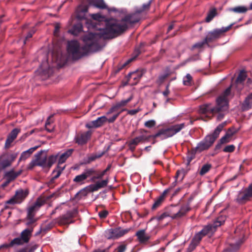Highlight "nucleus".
<instances>
[{
	"label": "nucleus",
	"instance_id": "1",
	"mask_svg": "<svg viewBox=\"0 0 252 252\" xmlns=\"http://www.w3.org/2000/svg\"><path fill=\"white\" fill-rule=\"evenodd\" d=\"M105 29H99L98 33H89L85 35L83 38L85 43L81 47L80 43L75 40L67 42L66 50L68 55L73 60H78L82 57L94 52L98 51L104 46L103 39H112V38H104L103 32Z\"/></svg>",
	"mask_w": 252,
	"mask_h": 252
},
{
	"label": "nucleus",
	"instance_id": "2",
	"mask_svg": "<svg viewBox=\"0 0 252 252\" xmlns=\"http://www.w3.org/2000/svg\"><path fill=\"white\" fill-rule=\"evenodd\" d=\"M151 0L144 3L132 13L125 15L120 20L112 19L106 25L103 31V36L104 38H114L126 32L128 28L138 22L140 20V14L150 8Z\"/></svg>",
	"mask_w": 252,
	"mask_h": 252
},
{
	"label": "nucleus",
	"instance_id": "3",
	"mask_svg": "<svg viewBox=\"0 0 252 252\" xmlns=\"http://www.w3.org/2000/svg\"><path fill=\"white\" fill-rule=\"evenodd\" d=\"M225 124L226 122H223L219 125L213 133L207 135L203 140L197 145L195 148L196 151L201 152L203 151L208 149L218 137Z\"/></svg>",
	"mask_w": 252,
	"mask_h": 252
},
{
	"label": "nucleus",
	"instance_id": "4",
	"mask_svg": "<svg viewBox=\"0 0 252 252\" xmlns=\"http://www.w3.org/2000/svg\"><path fill=\"white\" fill-rule=\"evenodd\" d=\"M185 126V123H181L172 125L166 128H161L159 129L155 134L151 135V137L153 139L159 137L160 140H163L172 137L180 132Z\"/></svg>",
	"mask_w": 252,
	"mask_h": 252
},
{
	"label": "nucleus",
	"instance_id": "5",
	"mask_svg": "<svg viewBox=\"0 0 252 252\" xmlns=\"http://www.w3.org/2000/svg\"><path fill=\"white\" fill-rule=\"evenodd\" d=\"M225 220V216L220 215L214 220L213 224H209L205 226L200 231L196 233L195 235V239L200 241L203 236L214 233L217 228L223 224Z\"/></svg>",
	"mask_w": 252,
	"mask_h": 252
},
{
	"label": "nucleus",
	"instance_id": "6",
	"mask_svg": "<svg viewBox=\"0 0 252 252\" xmlns=\"http://www.w3.org/2000/svg\"><path fill=\"white\" fill-rule=\"evenodd\" d=\"M190 208L188 205L180 207L177 205H171L166 209L169 217L172 219H178L184 216L189 211Z\"/></svg>",
	"mask_w": 252,
	"mask_h": 252
},
{
	"label": "nucleus",
	"instance_id": "7",
	"mask_svg": "<svg viewBox=\"0 0 252 252\" xmlns=\"http://www.w3.org/2000/svg\"><path fill=\"white\" fill-rule=\"evenodd\" d=\"M223 104L221 106L218 105L216 103V106H213L211 103H206L201 105L199 107V113L201 114L205 115L206 117L210 118L209 115H212V116L220 111H222L226 110V105L225 101L223 102Z\"/></svg>",
	"mask_w": 252,
	"mask_h": 252
},
{
	"label": "nucleus",
	"instance_id": "8",
	"mask_svg": "<svg viewBox=\"0 0 252 252\" xmlns=\"http://www.w3.org/2000/svg\"><path fill=\"white\" fill-rule=\"evenodd\" d=\"M120 114L121 112H118L117 114L114 115L112 117L108 119L107 118L106 116H102L101 117H98L96 120L87 124L86 126L89 128H96L101 126L107 121L109 123H112L115 121Z\"/></svg>",
	"mask_w": 252,
	"mask_h": 252
},
{
	"label": "nucleus",
	"instance_id": "9",
	"mask_svg": "<svg viewBox=\"0 0 252 252\" xmlns=\"http://www.w3.org/2000/svg\"><path fill=\"white\" fill-rule=\"evenodd\" d=\"M32 227L24 229L21 233L20 237L15 238L13 239V242H16V246L28 243L32 236Z\"/></svg>",
	"mask_w": 252,
	"mask_h": 252
},
{
	"label": "nucleus",
	"instance_id": "10",
	"mask_svg": "<svg viewBox=\"0 0 252 252\" xmlns=\"http://www.w3.org/2000/svg\"><path fill=\"white\" fill-rule=\"evenodd\" d=\"M28 194L29 191L28 190H23V189H20L17 190L14 196L7 200L5 204L14 205L15 204H20L26 198Z\"/></svg>",
	"mask_w": 252,
	"mask_h": 252
},
{
	"label": "nucleus",
	"instance_id": "11",
	"mask_svg": "<svg viewBox=\"0 0 252 252\" xmlns=\"http://www.w3.org/2000/svg\"><path fill=\"white\" fill-rule=\"evenodd\" d=\"M232 25L227 27H222L220 29H216L213 31L208 32L206 36V40L208 42H210L214 40L219 38L224 32L228 31L231 27Z\"/></svg>",
	"mask_w": 252,
	"mask_h": 252
},
{
	"label": "nucleus",
	"instance_id": "12",
	"mask_svg": "<svg viewBox=\"0 0 252 252\" xmlns=\"http://www.w3.org/2000/svg\"><path fill=\"white\" fill-rule=\"evenodd\" d=\"M96 174V171L94 168H86L82 174L76 176L73 181L76 183L82 185L84 183V181L86 179L91 177L92 175Z\"/></svg>",
	"mask_w": 252,
	"mask_h": 252
},
{
	"label": "nucleus",
	"instance_id": "13",
	"mask_svg": "<svg viewBox=\"0 0 252 252\" xmlns=\"http://www.w3.org/2000/svg\"><path fill=\"white\" fill-rule=\"evenodd\" d=\"M128 231V229H122L121 228H111L105 232V236L108 239H116L123 236Z\"/></svg>",
	"mask_w": 252,
	"mask_h": 252
},
{
	"label": "nucleus",
	"instance_id": "14",
	"mask_svg": "<svg viewBox=\"0 0 252 252\" xmlns=\"http://www.w3.org/2000/svg\"><path fill=\"white\" fill-rule=\"evenodd\" d=\"M252 197V183L244 191L239 192L236 198V201L240 204H243L249 200Z\"/></svg>",
	"mask_w": 252,
	"mask_h": 252
},
{
	"label": "nucleus",
	"instance_id": "15",
	"mask_svg": "<svg viewBox=\"0 0 252 252\" xmlns=\"http://www.w3.org/2000/svg\"><path fill=\"white\" fill-rule=\"evenodd\" d=\"M152 138L151 135L149 136H146L145 135H140L138 136H137L129 141L128 142V146L129 149L134 151L136 146L138 145L139 143H145V142L149 141L150 139Z\"/></svg>",
	"mask_w": 252,
	"mask_h": 252
},
{
	"label": "nucleus",
	"instance_id": "16",
	"mask_svg": "<svg viewBox=\"0 0 252 252\" xmlns=\"http://www.w3.org/2000/svg\"><path fill=\"white\" fill-rule=\"evenodd\" d=\"M42 153L43 152L41 151L35 154V159L31 163L32 166L36 165L42 167H48L47 156L46 155H42Z\"/></svg>",
	"mask_w": 252,
	"mask_h": 252
},
{
	"label": "nucleus",
	"instance_id": "17",
	"mask_svg": "<svg viewBox=\"0 0 252 252\" xmlns=\"http://www.w3.org/2000/svg\"><path fill=\"white\" fill-rule=\"evenodd\" d=\"M92 132L88 131L85 132L78 133L74 137V141L79 145H83L87 143L90 138Z\"/></svg>",
	"mask_w": 252,
	"mask_h": 252
},
{
	"label": "nucleus",
	"instance_id": "18",
	"mask_svg": "<svg viewBox=\"0 0 252 252\" xmlns=\"http://www.w3.org/2000/svg\"><path fill=\"white\" fill-rule=\"evenodd\" d=\"M238 131V129L232 126L228 129L225 134L222 136L220 140V144H225L229 142L232 139V137Z\"/></svg>",
	"mask_w": 252,
	"mask_h": 252
},
{
	"label": "nucleus",
	"instance_id": "19",
	"mask_svg": "<svg viewBox=\"0 0 252 252\" xmlns=\"http://www.w3.org/2000/svg\"><path fill=\"white\" fill-rule=\"evenodd\" d=\"M231 92V87L227 88L225 91L219 96L216 99V103L218 105L221 106L223 104V102H226V110H227L228 108V101L227 99V96L230 94Z\"/></svg>",
	"mask_w": 252,
	"mask_h": 252
},
{
	"label": "nucleus",
	"instance_id": "20",
	"mask_svg": "<svg viewBox=\"0 0 252 252\" xmlns=\"http://www.w3.org/2000/svg\"><path fill=\"white\" fill-rule=\"evenodd\" d=\"M17 157V154H13L7 155L6 157L1 160L2 157L0 158V165L3 169L11 166L12 162L15 160Z\"/></svg>",
	"mask_w": 252,
	"mask_h": 252
},
{
	"label": "nucleus",
	"instance_id": "21",
	"mask_svg": "<svg viewBox=\"0 0 252 252\" xmlns=\"http://www.w3.org/2000/svg\"><path fill=\"white\" fill-rule=\"evenodd\" d=\"M72 217V212L68 211L58 218V222L60 224H67L71 223Z\"/></svg>",
	"mask_w": 252,
	"mask_h": 252
},
{
	"label": "nucleus",
	"instance_id": "22",
	"mask_svg": "<svg viewBox=\"0 0 252 252\" xmlns=\"http://www.w3.org/2000/svg\"><path fill=\"white\" fill-rule=\"evenodd\" d=\"M247 77L246 72L242 70L241 71L235 82L236 87L238 91H240L243 87V83Z\"/></svg>",
	"mask_w": 252,
	"mask_h": 252
},
{
	"label": "nucleus",
	"instance_id": "23",
	"mask_svg": "<svg viewBox=\"0 0 252 252\" xmlns=\"http://www.w3.org/2000/svg\"><path fill=\"white\" fill-rule=\"evenodd\" d=\"M20 132V129L17 128H14L9 134L5 143V146L8 148L11 143L16 139L18 133Z\"/></svg>",
	"mask_w": 252,
	"mask_h": 252
},
{
	"label": "nucleus",
	"instance_id": "24",
	"mask_svg": "<svg viewBox=\"0 0 252 252\" xmlns=\"http://www.w3.org/2000/svg\"><path fill=\"white\" fill-rule=\"evenodd\" d=\"M138 241L140 243H145L150 239V236L146 233L145 229H141L137 231L135 234Z\"/></svg>",
	"mask_w": 252,
	"mask_h": 252
},
{
	"label": "nucleus",
	"instance_id": "25",
	"mask_svg": "<svg viewBox=\"0 0 252 252\" xmlns=\"http://www.w3.org/2000/svg\"><path fill=\"white\" fill-rule=\"evenodd\" d=\"M22 173V170L15 172L13 169L6 171L4 174V178L8 180L9 182H12L17 178Z\"/></svg>",
	"mask_w": 252,
	"mask_h": 252
},
{
	"label": "nucleus",
	"instance_id": "26",
	"mask_svg": "<svg viewBox=\"0 0 252 252\" xmlns=\"http://www.w3.org/2000/svg\"><path fill=\"white\" fill-rule=\"evenodd\" d=\"M185 176V172L184 169L178 170L175 177V181L172 183L171 186L169 187L170 188V189L176 186L177 182H181L184 179Z\"/></svg>",
	"mask_w": 252,
	"mask_h": 252
},
{
	"label": "nucleus",
	"instance_id": "27",
	"mask_svg": "<svg viewBox=\"0 0 252 252\" xmlns=\"http://www.w3.org/2000/svg\"><path fill=\"white\" fill-rule=\"evenodd\" d=\"M142 76V73L141 71H136L134 72H130L128 74V80L130 81L131 80L134 81L132 84H136L140 79Z\"/></svg>",
	"mask_w": 252,
	"mask_h": 252
},
{
	"label": "nucleus",
	"instance_id": "28",
	"mask_svg": "<svg viewBox=\"0 0 252 252\" xmlns=\"http://www.w3.org/2000/svg\"><path fill=\"white\" fill-rule=\"evenodd\" d=\"M99 189L98 187L95 183V184H91L89 186H87L83 189H82L80 192L83 194V195H87L89 192H94L95 191H97Z\"/></svg>",
	"mask_w": 252,
	"mask_h": 252
},
{
	"label": "nucleus",
	"instance_id": "29",
	"mask_svg": "<svg viewBox=\"0 0 252 252\" xmlns=\"http://www.w3.org/2000/svg\"><path fill=\"white\" fill-rule=\"evenodd\" d=\"M89 7H97L100 9H106L107 7L103 0H92L89 4Z\"/></svg>",
	"mask_w": 252,
	"mask_h": 252
},
{
	"label": "nucleus",
	"instance_id": "30",
	"mask_svg": "<svg viewBox=\"0 0 252 252\" xmlns=\"http://www.w3.org/2000/svg\"><path fill=\"white\" fill-rule=\"evenodd\" d=\"M35 215L27 213L26 220V225L33 227L34 224L36 222L38 219L35 217Z\"/></svg>",
	"mask_w": 252,
	"mask_h": 252
},
{
	"label": "nucleus",
	"instance_id": "31",
	"mask_svg": "<svg viewBox=\"0 0 252 252\" xmlns=\"http://www.w3.org/2000/svg\"><path fill=\"white\" fill-rule=\"evenodd\" d=\"M41 206V204L38 201H36L32 205H31L27 209V213L35 215L38 211L40 207Z\"/></svg>",
	"mask_w": 252,
	"mask_h": 252
},
{
	"label": "nucleus",
	"instance_id": "32",
	"mask_svg": "<svg viewBox=\"0 0 252 252\" xmlns=\"http://www.w3.org/2000/svg\"><path fill=\"white\" fill-rule=\"evenodd\" d=\"M252 104V94L248 95L244 101L242 108L243 111H247L251 108Z\"/></svg>",
	"mask_w": 252,
	"mask_h": 252
},
{
	"label": "nucleus",
	"instance_id": "33",
	"mask_svg": "<svg viewBox=\"0 0 252 252\" xmlns=\"http://www.w3.org/2000/svg\"><path fill=\"white\" fill-rule=\"evenodd\" d=\"M83 30V25L81 23H78L72 27L68 32L74 35H77Z\"/></svg>",
	"mask_w": 252,
	"mask_h": 252
},
{
	"label": "nucleus",
	"instance_id": "34",
	"mask_svg": "<svg viewBox=\"0 0 252 252\" xmlns=\"http://www.w3.org/2000/svg\"><path fill=\"white\" fill-rule=\"evenodd\" d=\"M73 151V150L72 149H69L63 153L60 157V158L58 160V165L63 164L64 163L66 159L70 157Z\"/></svg>",
	"mask_w": 252,
	"mask_h": 252
},
{
	"label": "nucleus",
	"instance_id": "35",
	"mask_svg": "<svg viewBox=\"0 0 252 252\" xmlns=\"http://www.w3.org/2000/svg\"><path fill=\"white\" fill-rule=\"evenodd\" d=\"M249 10V8L245 6H238L229 9L230 11H232L237 13H245Z\"/></svg>",
	"mask_w": 252,
	"mask_h": 252
},
{
	"label": "nucleus",
	"instance_id": "36",
	"mask_svg": "<svg viewBox=\"0 0 252 252\" xmlns=\"http://www.w3.org/2000/svg\"><path fill=\"white\" fill-rule=\"evenodd\" d=\"M133 99V95H131L128 98H127L125 100H122L121 101L117 102L115 105L117 109H118L119 108L124 107L127 105V104L130 102L132 99Z\"/></svg>",
	"mask_w": 252,
	"mask_h": 252
},
{
	"label": "nucleus",
	"instance_id": "37",
	"mask_svg": "<svg viewBox=\"0 0 252 252\" xmlns=\"http://www.w3.org/2000/svg\"><path fill=\"white\" fill-rule=\"evenodd\" d=\"M52 117V115H50L48 117L45 125V129L49 132H52L54 129V126L52 125V123H53V121L51 120Z\"/></svg>",
	"mask_w": 252,
	"mask_h": 252
},
{
	"label": "nucleus",
	"instance_id": "38",
	"mask_svg": "<svg viewBox=\"0 0 252 252\" xmlns=\"http://www.w3.org/2000/svg\"><path fill=\"white\" fill-rule=\"evenodd\" d=\"M49 70V68L48 70H42L41 69V67H40L39 69H38L36 72L35 73L36 75L38 74L41 76V79H46L47 78L49 77V74L47 72H48Z\"/></svg>",
	"mask_w": 252,
	"mask_h": 252
},
{
	"label": "nucleus",
	"instance_id": "39",
	"mask_svg": "<svg viewBox=\"0 0 252 252\" xmlns=\"http://www.w3.org/2000/svg\"><path fill=\"white\" fill-rule=\"evenodd\" d=\"M212 167V165L209 163L204 164L199 171V175L203 176L208 173Z\"/></svg>",
	"mask_w": 252,
	"mask_h": 252
},
{
	"label": "nucleus",
	"instance_id": "40",
	"mask_svg": "<svg viewBox=\"0 0 252 252\" xmlns=\"http://www.w3.org/2000/svg\"><path fill=\"white\" fill-rule=\"evenodd\" d=\"M64 168L65 166L60 167L58 165L57 168L56 169H55L53 172V179H57L60 176L62 171L64 170Z\"/></svg>",
	"mask_w": 252,
	"mask_h": 252
},
{
	"label": "nucleus",
	"instance_id": "41",
	"mask_svg": "<svg viewBox=\"0 0 252 252\" xmlns=\"http://www.w3.org/2000/svg\"><path fill=\"white\" fill-rule=\"evenodd\" d=\"M91 7H89V5L87 7H84L80 9V11L77 14V17L78 19H83L85 18V14L87 13L89 10V9L91 8Z\"/></svg>",
	"mask_w": 252,
	"mask_h": 252
},
{
	"label": "nucleus",
	"instance_id": "42",
	"mask_svg": "<svg viewBox=\"0 0 252 252\" xmlns=\"http://www.w3.org/2000/svg\"><path fill=\"white\" fill-rule=\"evenodd\" d=\"M216 14V9L215 8L211 9L208 13L205 21L207 23L210 22L215 17Z\"/></svg>",
	"mask_w": 252,
	"mask_h": 252
},
{
	"label": "nucleus",
	"instance_id": "43",
	"mask_svg": "<svg viewBox=\"0 0 252 252\" xmlns=\"http://www.w3.org/2000/svg\"><path fill=\"white\" fill-rule=\"evenodd\" d=\"M200 241H198L195 239V236L194 235L193 238L192 239L190 244H189L188 251L189 252H191L196 247V246L198 244Z\"/></svg>",
	"mask_w": 252,
	"mask_h": 252
},
{
	"label": "nucleus",
	"instance_id": "44",
	"mask_svg": "<svg viewBox=\"0 0 252 252\" xmlns=\"http://www.w3.org/2000/svg\"><path fill=\"white\" fill-rule=\"evenodd\" d=\"M58 155H51L47 158L48 167H51L57 159Z\"/></svg>",
	"mask_w": 252,
	"mask_h": 252
},
{
	"label": "nucleus",
	"instance_id": "45",
	"mask_svg": "<svg viewBox=\"0 0 252 252\" xmlns=\"http://www.w3.org/2000/svg\"><path fill=\"white\" fill-rule=\"evenodd\" d=\"M207 42H208V41L206 40L205 37L203 41L198 42L193 45L190 49L192 51L195 48L201 49L203 46V45Z\"/></svg>",
	"mask_w": 252,
	"mask_h": 252
},
{
	"label": "nucleus",
	"instance_id": "46",
	"mask_svg": "<svg viewBox=\"0 0 252 252\" xmlns=\"http://www.w3.org/2000/svg\"><path fill=\"white\" fill-rule=\"evenodd\" d=\"M164 199L162 198V197L158 196L155 201L153 204L152 209V210H155L157 208L159 207L163 202Z\"/></svg>",
	"mask_w": 252,
	"mask_h": 252
},
{
	"label": "nucleus",
	"instance_id": "47",
	"mask_svg": "<svg viewBox=\"0 0 252 252\" xmlns=\"http://www.w3.org/2000/svg\"><path fill=\"white\" fill-rule=\"evenodd\" d=\"M199 60H200V55L198 53L192 56H190L189 58H188L185 61V62L183 64H185L187 63L190 62H195Z\"/></svg>",
	"mask_w": 252,
	"mask_h": 252
},
{
	"label": "nucleus",
	"instance_id": "48",
	"mask_svg": "<svg viewBox=\"0 0 252 252\" xmlns=\"http://www.w3.org/2000/svg\"><path fill=\"white\" fill-rule=\"evenodd\" d=\"M90 16L92 19L99 22L102 21L105 19V17L101 16L99 13L91 14Z\"/></svg>",
	"mask_w": 252,
	"mask_h": 252
},
{
	"label": "nucleus",
	"instance_id": "49",
	"mask_svg": "<svg viewBox=\"0 0 252 252\" xmlns=\"http://www.w3.org/2000/svg\"><path fill=\"white\" fill-rule=\"evenodd\" d=\"M192 77L189 74H187L183 79V84L186 86H189L191 84Z\"/></svg>",
	"mask_w": 252,
	"mask_h": 252
},
{
	"label": "nucleus",
	"instance_id": "50",
	"mask_svg": "<svg viewBox=\"0 0 252 252\" xmlns=\"http://www.w3.org/2000/svg\"><path fill=\"white\" fill-rule=\"evenodd\" d=\"M156 125V122L154 120H150L145 122L144 126L146 127L151 128L154 127Z\"/></svg>",
	"mask_w": 252,
	"mask_h": 252
},
{
	"label": "nucleus",
	"instance_id": "51",
	"mask_svg": "<svg viewBox=\"0 0 252 252\" xmlns=\"http://www.w3.org/2000/svg\"><path fill=\"white\" fill-rule=\"evenodd\" d=\"M169 217V216L167 213L166 211L164 212V213L158 215L156 217L155 219L158 221H161L164 219Z\"/></svg>",
	"mask_w": 252,
	"mask_h": 252
},
{
	"label": "nucleus",
	"instance_id": "52",
	"mask_svg": "<svg viewBox=\"0 0 252 252\" xmlns=\"http://www.w3.org/2000/svg\"><path fill=\"white\" fill-rule=\"evenodd\" d=\"M140 110L141 109H140L139 108L133 110H127L126 109H123L120 112H121V113L123 111H127V113L128 114L130 115H134L138 112H139Z\"/></svg>",
	"mask_w": 252,
	"mask_h": 252
},
{
	"label": "nucleus",
	"instance_id": "53",
	"mask_svg": "<svg viewBox=\"0 0 252 252\" xmlns=\"http://www.w3.org/2000/svg\"><path fill=\"white\" fill-rule=\"evenodd\" d=\"M108 183V179H106L105 180H102L101 181H98L96 183L98 187V189H100L101 188H104L107 186Z\"/></svg>",
	"mask_w": 252,
	"mask_h": 252
},
{
	"label": "nucleus",
	"instance_id": "54",
	"mask_svg": "<svg viewBox=\"0 0 252 252\" xmlns=\"http://www.w3.org/2000/svg\"><path fill=\"white\" fill-rule=\"evenodd\" d=\"M167 76V74L160 75L157 80V83L159 85H160L164 81Z\"/></svg>",
	"mask_w": 252,
	"mask_h": 252
},
{
	"label": "nucleus",
	"instance_id": "55",
	"mask_svg": "<svg viewBox=\"0 0 252 252\" xmlns=\"http://www.w3.org/2000/svg\"><path fill=\"white\" fill-rule=\"evenodd\" d=\"M242 241H239L238 242H237L236 244H230V251H234L238 250L240 246V245L242 243Z\"/></svg>",
	"mask_w": 252,
	"mask_h": 252
},
{
	"label": "nucleus",
	"instance_id": "56",
	"mask_svg": "<svg viewBox=\"0 0 252 252\" xmlns=\"http://www.w3.org/2000/svg\"><path fill=\"white\" fill-rule=\"evenodd\" d=\"M235 149V147L234 145H229L225 146L223 151L225 153H231L234 151Z\"/></svg>",
	"mask_w": 252,
	"mask_h": 252
},
{
	"label": "nucleus",
	"instance_id": "57",
	"mask_svg": "<svg viewBox=\"0 0 252 252\" xmlns=\"http://www.w3.org/2000/svg\"><path fill=\"white\" fill-rule=\"evenodd\" d=\"M106 171H102L100 173L97 174L96 176H93L91 178V181L92 182L94 181L96 179H101L103 176L105 174Z\"/></svg>",
	"mask_w": 252,
	"mask_h": 252
},
{
	"label": "nucleus",
	"instance_id": "58",
	"mask_svg": "<svg viewBox=\"0 0 252 252\" xmlns=\"http://www.w3.org/2000/svg\"><path fill=\"white\" fill-rule=\"evenodd\" d=\"M30 157L29 154L27 153L26 151L23 152L19 158V162L21 160H25Z\"/></svg>",
	"mask_w": 252,
	"mask_h": 252
},
{
	"label": "nucleus",
	"instance_id": "59",
	"mask_svg": "<svg viewBox=\"0 0 252 252\" xmlns=\"http://www.w3.org/2000/svg\"><path fill=\"white\" fill-rule=\"evenodd\" d=\"M15 245H16V242H13V240H12L9 244H4L1 245V247H2V248H8Z\"/></svg>",
	"mask_w": 252,
	"mask_h": 252
},
{
	"label": "nucleus",
	"instance_id": "60",
	"mask_svg": "<svg viewBox=\"0 0 252 252\" xmlns=\"http://www.w3.org/2000/svg\"><path fill=\"white\" fill-rule=\"evenodd\" d=\"M108 214V212L106 210H102L98 213V216L101 219L105 218Z\"/></svg>",
	"mask_w": 252,
	"mask_h": 252
},
{
	"label": "nucleus",
	"instance_id": "61",
	"mask_svg": "<svg viewBox=\"0 0 252 252\" xmlns=\"http://www.w3.org/2000/svg\"><path fill=\"white\" fill-rule=\"evenodd\" d=\"M126 250V245H121L119 246L117 249L118 252H125Z\"/></svg>",
	"mask_w": 252,
	"mask_h": 252
},
{
	"label": "nucleus",
	"instance_id": "62",
	"mask_svg": "<svg viewBox=\"0 0 252 252\" xmlns=\"http://www.w3.org/2000/svg\"><path fill=\"white\" fill-rule=\"evenodd\" d=\"M227 110H224V111H220L219 112H218L217 113H219L218 116H217V120L218 121H220L224 117V113H223V112L224 111H226Z\"/></svg>",
	"mask_w": 252,
	"mask_h": 252
},
{
	"label": "nucleus",
	"instance_id": "63",
	"mask_svg": "<svg viewBox=\"0 0 252 252\" xmlns=\"http://www.w3.org/2000/svg\"><path fill=\"white\" fill-rule=\"evenodd\" d=\"M117 110H118L115 106V105H113L112 107H111V108L107 112L106 115H108L113 112L116 111Z\"/></svg>",
	"mask_w": 252,
	"mask_h": 252
},
{
	"label": "nucleus",
	"instance_id": "64",
	"mask_svg": "<svg viewBox=\"0 0 252 252\" xmlns=\"http://www.w3.org/2000/svg\"><path fill=\"white\" fill-rule=\"evenodd\" d=\"M38 147V146H35V147H32L31 148H30L29 149H28V150L26 151V152L29 154V155L31 156V154L35 151L36 150L37 148Z\"/></svg>",
	"mask_w": 252,
	"mask_h": 252
}]
</instances>
